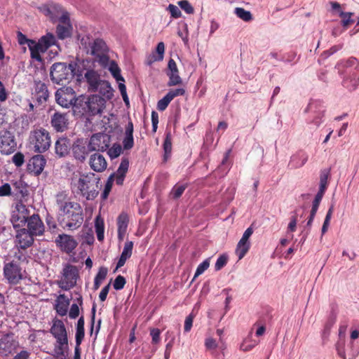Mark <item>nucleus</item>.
Wrapping results in <instances>:
<instances>
[{
  "mask_svg": "<svg viewBox=\"0 0 359 359\" xmlns=\"http://www.w3.org/2000/svg\"><path fill=\"white\" fill-rule=\"evenodd\" d=\"M114 177V175H111L107 180V182L105 185L104 191L102 193V198H106L108 196V194L111 189L112 181Z\"/></svg>",
  "mask_w": 359,
  "mask_h": 359,
  "instance_id": "338daca9",
  "label": "nucleus"
},
{
  "mask_svg": "<svg viewBox=\"0 0 359 359\" xmlns=\"http://www.w3.org/2000/svg\"><path fill=\"white\" fill-rule=\"evenodd\" d=\"M95 229L98 241H103L104 231V222L100 218V217H97L95 219Z\"/></svg>",
  "mask_w": 359,
  "mask_h": 359,
  "instance_id": "37998d69",
  "label": "nucleus"
},
{
  "mask_svg": "<svg viewBox=\"0 0 359 359\" xmlns=\"http://www.w3.org/2000/svg\"><path fill=\"white\" fill-rule=\"evenodd\" d=\"M70 148L69 140L67 137L59 138L55 144V154L62 157L69 153Z\"/></svg>",
  "mask_w": 359,
  "mask_h": 359,
  "instance_id": "7c9ffc66",
  "label": "nucleus"
},
{
  "mask_svg": "<svg viewBox=\"0 0 359 359\" xmlns=\"http://www.w3.org/2000/svg\"><path fill=\"white\" fill-rule=\"evenodd\" d=\"M309 108L310 110L315 109V115L310 121L309 124L313 125L314 126V129H317L323 121L325 109L324 107L317 101L311 102L309 104Z\"/></svg>",
  "mask_w": 359,
  "mask_h": 359,
  "instance_id": "a211bd4d",
  "label": "nucleus"
},
{
  "mask_svg": "<svg viewBox=\"0 0 359 359\" xmlns=\"http://www.w3.org/2000/svg\"><path fill=\"white\" fill-rule=\"evenodd\" d=\"M46 163V160L43 156L37 154L34 156L29 160L27 165L28 170L36 175H40Z\"/></svg>",
  "mask_w": 359,
  "mask_h": 359,
  "instance_id": "5701e85b",
  "label": "nucleus"
},
{
  "mask_svg": "<svg viewBox=\"0 0 359 359\" xmlns=\"http://www.w3.org/2000/svg\"><path fill=\"white\" fill-rule=\"evenodd\" d=\"M59 215L62 217L64 227L75 230L81 226L83 221V209L76 202L71 201L65 192L58 193L55 196Z\"/></svg>",
  "mask_w": 359,
  "mask_h": 359,
  "instance_id": "f257e3e1",
  "label": "nucleus"
},
{
  "mask_svg": "<svg viewBox=\"0 0 359 359\" xmlns=\"http://www.w3.org/2000/svg\"><path fill=\"white\" fill-rule=\"evenodd\" d=\"M55 243L62 251L68 254L73 252L78 245L73 236L65 233L59 235Z\"/></svg>",
  "mask_w": 359,
  "mask_h": 359,
  "instance_id": "f3484780",
  "label": "nucleus"
},
{
  "mask_svg": "<svg viewBox=\"0 0 359 359\" xmlns=\"http://www.w3.org/2000/svg\"><path fill=\"white\" fill-rule=\"evenodd\" d=\"M108 270L105 267H100L94 280V289L97 290L102 280L106 278Z\"/></svg>",
  "mask_w": 359,
  "mask_h": 359,
  "instance_id": "79ce46f5",
  "label": "nucleus"
},
{
  "mask_svg": "<svg viewBox=\"0 0 359 359\" xmlns=\"http://www.w3.org/2000/svg\"><path fill=\"white\" fill-rule=\"evenodd\" d=\"M96 92H99L108 100L111 99L114 95L113 89L110 83L105 80H102L99 85H97Z\"/></svg>",
  "mask_w": 359,
  "mask_h": 359,
  "instance_id": "e433bc0d",
  "label": "nucleus"
},
{
  "mask_svg": "<svg viewBox=\"0 0 359 359\" xmlns=\"http://www.w3.org/2000/svg\"><path fill=\"white\" fill-rule=\"evenodd\" d=\"M126 284V279L123 276L119 275L118 276L113 283V287L116 290H120L124 287Z\"/></svg>",
  "mask_w": 359,
  "mask_h": 359,
  "instance_id": "680f3d73",
  "label": "nucleus"
},
{
  "mask_svg": "<svg viewBox=\"0 0 359 359\" xmlns=\"http://www.w3.org/2000/svg\"><path fill=\"white\" fill-rule=\"evenodd\" d=\"M164 53H165V44L163 42H159L157 44L156 48V53H153L152 55H151L147 61V64L148 65H151L154 62L156 61H161L163 59L164 57Z\"/></svg>",
  "mask_w": 359,
  "mask_h": 359,
  "instance_id": "c9c22d12",
  "label": "nucleus"
},
{
  "mask_svg": "<svg viewBox=\"0 0 359 359\" xmlns=\"http://www.w3.org/2000/svg\"><path fill=\"white\" fill-rule=\"evenodd\" d=\"M234 14L244 22H250L252 20V15L249 11L245 10L243 8L237 7L234 9Z\"/></svg>",
  "mask_w": 359,
  "mask_h": 359,
  "instance_id": "ea45409f",
  "label": "nucleus"
},
{
  "mask_svg": "<svg viewBox=\"0 0 359 359\" xmlns=\"http://www.w3.org/2000/svg\"><path fill=\"white\" fill-rule=\"evenodd\" d=\"M54 8L62 13V15L59 18L60 24L65 25H72L70 23L69 13L65 11L60 5H56L54 6Z\"/></svg>",
  "mask_w": 359,
  "mask_h": 359,
  "instance_id": "49530a36",
  "label": "nucleus"
},
{
  "mask_svg": "<svg viewBox=\"0 0 359 359\" xmlns=\"http://www.w3.org/2000/svg\"><path fill=\"white\" fill-rule=\"evenodd\" d=\"M308 154L303 151L299 150L290 157L288 167L290 169H297L302 167L308 161Z\"/></svg>",
  "mask_w": 359,
  "mask_h": 359,
  "instance_id": "393cba45",
  "label": "nucleus"
},
{
  "mask_svg": "<svg viewBox=\"0 0 359 359\" xmlns=\"http://www.w3.org/2000/svg\"><path fill=\"white\" fill-rule=\"evenodd\" d=\"M30 208L22 202H18L12 211L11 222L14 228L24 226L31 217Z\"/></svg>",
  "mask_w": 359,
  "mask_h": 359,
  "instance_id": "6e6552de",
  "label": "nucleus"
},
{
  "mask_svg": "<svg viewBox=\"0 0 359 359\" xmlns=\"http://www.w3.org/2000/svg\"><path fill=\"white\" fill-rule=\"evenodd\" d=\"M170 102L171 100L165 95L162 99L158 100L157 103V109L161 111H164L168 107Z\"/></svg>",
  "mask_w": 359,
  "mask_h": 359,
  "instance_id": "e2e57ef3",
  "label": "nucleus"
},
{
  "mask_svg": "<svg viewBox=\"0 0 359 359\" xmlns=\"http://www.w3.org/2000/svg\"><path fill=\"white\" fill-rule=\"evenodd\" d=\"M352 15V13L340 11L339 16L342 18L341 24L344 27H347L351 22H353V20H351Z\"/></svg>",
  "mask_w": 359,
  "mask_h": 359,
  "instance_id": "4d7b16f0",
  "label": "nucleus"
},
{
  "mask_svg": "<svg viewBox=\"0 0 359 359\" xmlns=\"http://www.w3.org/2000/svg\"><path fill=\"white\" fill-rule=\"evenodd\" d=\"M169 77L168 86H173L181 84L182 80L179 74V70L176 62L173 59H170L168 63V71L166 72Z\"/></svg>",
  "mask_w": 359,
  "mask_h": 359,
  "instance_id": "412c9836",
  "label": "nucleus"
},
{
  "mask_svg": "<svg viewBox=\"0 0 359 359\" xmlns=\"http://www.w3.org/2000/svg\"><path fill=\"white\" fill-rule=\"evenodd\" d=\"M3 270L5 279L11 285H17L25 278V271L16 261L5 263Z\"/></svg>",
  "mask_w": 359,
  "mask_h": 359,
  "instance_id": "423d86ee",
  "label": "nucleus"
},
{
  "mask_svg": "<svg viewBox=\"0 0 359 359\" xmlns=\"http://www.w3.org/2000/svg\"><path fill=\"white\" fill-rule=\"evenodd\" d=\"M133 124L129 121L126 126L124 137L122 141L123 147L126 150L131 149L134 146Z\"/></svg>",
  "mask_w": 359,
  "mask_h": 359,
  "instance_id": "cd10ccee",
  "label": "nucleus"
},
{
  "mask_svg": "<svg viewBox=\"0 0 359 359\" xmlns=\"http://www.w3.org/2000/svg\"><path fill=\"white\" fill-rule=\"evenodd\" d=\"M163 150L165 158L166 159L171 154L172 151V137L170 132L165 133V137L163 142Z\"/></svg>",
  "mask_w": 359,
  "mask_h": 359,
  "instance_id": "a18cd8bd",
  "label": "nucleus"
},
{
  "mask_svg": "<svg viewBox=\"0 0 359 359\" xmlns=\"http://www.w3.org/2000/svg\"><path fill=\"white\" fill-rule=\"evenodd\" d=\"M109 70L117 82L125 81L123 77L121 75L120 68L114 61L110 62L109 65Z\"/></svg>",
  "mask_w": 359,
  "mask_h": 359,
  "instance_id": "a19ab883",
  "label": "nucleus"
},
{
  "mask_svg": "<svg viewBox=\"0 0 359 359\" xmlns=\"http://www.w3.org/2000/svg\"><path fill=\"white\" fill-rule=\"evenodd\" d=\"M1 151L5 154H11L15 151V142L12 135L9 132H6L0 137Z\"/></svg>",
  "mask_w": 359,
  "mask_h": 359,
  "instance_id": "b1692460",
  "label": "nucleus"
},
{
  "mask_svg": "<svg viewBox=\"0 0 359 359\" xmlns=\"http://www.w3.org/2000/svg\"><path fill=\"white\" fill-rule=\"evenodd\" d=\"M325 191V189H322L319 188V191L315 196V198L312 203V208H311V210L310 212V215H309V219H308V222L306 224V225L308 226H311L312 224L313 220L315 215L317 212L320 203L323 198Z\"/></svg>",
  "mask_w": 359,
  "mask_h": 359,
  "instance_id": "c756f323",
  "label": "nucleus"
},
{
  "mask_svg": "<svg viewBox=\"0 0 359 359\" xmlns=\"http://www.w3.org/2000/svg\"><path fill=\"white\" fill-rule=\"evenodd\" d=\"M12 161L17 167H20L24 163V155L20 153H16L12 158Z\"/></svg>",
  "mask_w": 359,
  "mask_h": 359,
  "instance_id": "69168bd1",
  "label": "nucleus"
},
{
  "mask_svg": "<svg viewBox=\"0 0 359 359\" xmlns=\"http://www.w3.org/2000/svg\"><path fill=\"white\" fill-rule=\"evenodd\" d=\"M84 79L88 85V90L91 92H96L97 85L102 81L100 75L94 69L86 72Z\"/></svg>",
  "mask_w": 359,
  "mask_h": 359,
  "instance_id": "a878e982",
  "label": "nucleus"
},
{
  "mask_svg": "<svg viewBox=\"0 0 359 359\" xmlns=\"http://www.w3.org/2000/svg\"><path fill=\"white\" fill-rule=\"evenodd\" d=\"M184 94L185 90L182 88H179L169 90L166 95L172 101L175 97L178 96H182Z\"/></svg>",
  "mask_w": 359,
  "mask_h": 359,
  "instance_id": "5fc2aeb1",
  "label": "nucleus"
},
{
  "mask_svg": "<svg viewBox=\"0 0 359 359\" xmlns=\"http://www.w3.org/2000/svg\"><path fill=\"white\" fill-rule=\"evenodd\" d=\"M72 25H65L59 24L57 26L56 32L60 39H65L71 35Z\"/></svg>",
  "mask_w": 359,
  "mask_h": 359,
  "instance_id": "58836bf2",
  "label": "nucleus"
},
{
  "mask_svg": "<svg viewBox=\"0 0 359 359\" xmlns=\"http://www.w3.org/2000/svg\"><path fill=\"white\" fill-rule=\"evenodd\" d=\"M133 248V243L129 241H126L121 255L130 258L132 255Z\"/></svg>",
  "mask_w": 359,
  "mask_h": 359,
  "instance_id": "13d9d810",
  "label": "nucleus"
},
{
  "mask_svg": "<svg viewBox=\"0 0 359 359\" xmlns=\"http://www.w3.org/2000/svg\"><path fill=\"white\" fill-rule=\"evenodd\" d=\"M78 276L76 267L67 264L63 268L62 276L57 282L58 286L64 290H69L76 285Z\"/></svg>",
  "mask_w": 359,
  "mask_h": 359,
  "instance_id": "0eeeda50",
  "label": "nucleus"
},
{
  "mask_svg": "<svg viewBox=\"0 0 359 359\" xmlns=\"http://www.w3.org/2000/svg\"><path fill=\"white\" fill-rule=\"evenodd\" d=\"M194 316L191 313L188 316L186 317L184 320V330L185 332H189L193 325Z\"/></svg>",
  "mask_w": 359,
  "mask_h": 359,
  "instance_id": "774afa93",
  "label": "nucleus"
},
{
  "mask_svg": "<svg viewBox=\"0 0 359 359\" xmlns=\"http://www.w3.org/2000/svg\"><path fill=\"white\" fill-rule=\"evenodd\" d=\"M178 6L187 14H193L194 8L187 0H182L177 2Z\"/></svg>",
  "mask_w": 359,
  "mask_h": 359,
  "instance_id": "3c124183",
  "label": "nucleus"
},
{
  "mask_svg": "<svg viewBox=\"0 0 359 359\" xmlns=\"http://www.w3.org/2000/svg\"><path fill=\"white\" fill-rule=\"evenodd\" d=\"M110 140L109 135L99 133L93 135L88 142L92 151H104L109 148Z\"/></svg>",
  "mask_w": 359,
  "mask_h": 359,
  "instance_id": "9b49d317",
  "label": "nucleus"
},
{
  "mask_svg": "<svg viewBox=\"0 0 359 359\" xmlns=\"http://www.w3.org/2000/svg\"><path fill=\"white\" fill-rule=\"evenodd\" d=\"M121 152V146L119 144H114L112 147L108 149L107 154L111 159H114L119 156Z\"/></svg>",
  "mask_w": 359,
  "mask_h": 359,
  "instance_id": "de8ad7c7",
  "label": "nucleus"
},
{
  "mask_svg": "<svg viewBox=\"0 0 359 359\" xmlns=\"http://www.w3.org/2000/svg\"><path fill=\"white\" fill-rule=\"evenodd\" d=\"M170 13L172 18L177 19L181 17L182 13L179 8L174 4H169L166 8Z\"/></svg>",
  "mask_w": 359,
  "mask_h": 359,
  "instance_id": "6e6d98bb",
  "label": "nucleus"
},
{
  "mask_svg": "<svg viewBox=\"0 0 359 359\" xmlns=\"http://www.w3.org/2000/svg\"><path fill=\"white\" fill-rule=\"evenodd\" d=\"M99 180L100 179L94 173L89 172L81 175L75 186L87 200H93L98 195L97 184Z\"/></svg>",
  "mask_w": 359,
  "mask_h": 359,
  "instance_id": "7ed1b4c3",
  "label": "nucleus"
},
{
  "mask_svg": "<svg viewBox=\"0 0 359 359\" xmlns=\"http://www.w3.org/2000/svg\"><path fill=\"white\" fill-rule=\"evenodd\" d=\"M50 332L55 339L53 355L55 359H62L69 350L67 332L64 323L61 320L55 319Z\"/></svg>",
  "mask_w": 359,
  "mask_h": 359,
  "instance_id": "f03ea898",
  "label": "nucleus"
},
{
  "mask_svg": "<svg viewBox=\"0 0 359 359\" xmlns=\"http://www.w3.org/2000/svg\"><path fill=\"white\" fill-rule=\"evenodd\" d=\"M34 235L31 234L26 229H20L17 231L15 243L17 246L21 249H26L30 247L34 243Z\"/></svg>",
  "mask_w": 359,
  "mask_h": 359,
  "instance_id": "6ab92c4d",
  "label": "nucleus"
},
{
  "mask_svg": "<svg viewBox=\"0 0 359 359\" xmlns=\"http://www.w3.org/2000/svg\"><path fill=\"white\" fill-rule=\"evenodd\" d=\"M228 257L225 255H220L215 264V269L216 271H219L222 269L227 263Z\"/></svg>",
  "mask_w": 359,
  "mask_h": 359,
  "instance_id": "bf43d9fd",
  "label": "nucleus"
},
{
  "mask_svg": "<svg viewBox=\"0 0 359 359\" xmlns=\"http://www.w3.org/2000/svg\"><path fill=\"white\" fill-rule=\"evenodd\" d=\"M50 123L56 132L65 131L69 124L68 115L67 113L55 112L51 117Z\"/></svg>",
  "mask_w": 359,
  "mask_h": 359,
  "instance_id": "aec40b11",
  "label": "nucleus"
},
{
  "mask_svg": "<svg viewBox=\"0 0 359 359\" xmlns=\"http://www.w3.org/2000/svg\"><path fill=\"white\" fill-rule=\"evenodd\" d=\"M29 49L32 59L38 62L42 61L41 53H45L46 50L39 41L36 42L34 40L30 41L29 43Z\"/></svg>",
  "mask_w": 359,
  "mask_h": 359,
  "instance_id": "c85d7f7f",
  "label": "nucleus"
},
{
  "mask_svg": "<svg viewBox=\"0 0 359 359\" xmlns=\"http://www.w3.org/2000/svg\"><path fill=\"white\" fill-rule=\"evenodd\" d=\"M128 224V217L126 213L122 212L118 217V237L120 240H123L124 235L127 231Z\"/></svg>",
  "mask_w": 359,
  "mask_h": 359,
  "instance_id": "72a5a7b5",
  "label": "nucleus"
},
{
  "mask_svg": "<svg viewBox=\"0 0 359 359\" xmlns=\"http://www.w3.org/2000/svg\"><path fill=\"white\" fill-rule=\"evenodd\" d=\"M129 161L127 158H123L119 165V167L116 173H114L116 177V183L121 185L123 182L126 174L128 170Z\"/></svg>",
  "mask_w": 359,
  "mask_h": 359,
  "instance_id": "2f4dec72",
  "label": "nucleus"
},
{
  "mask_svg": "<svg viewBox=\"0 0 359 359\" xmlns=\"http://www.w3.org/2000/svg\"><path fill=\"white\" fill-rule=\"evenodd\" d=\"M106 100L97 95H92L86 102V111L91 116L101 114L105 108Z\"/></svg>",
  "mask_w": 359,
  "mask_h": 359,
  "instance_id": "f8f14e48",
  "label": "nucleus"
},
{
  "mask_svg": "<svg viewBox=\"0 0 359 359\" xmlns=\"http://www.w3.org/2000/svg\"><path fill=\"white\" fill-rule=\"evenodd\" d=\"M107 51V48L105 42L100 39H97L89 43V46L87 50V53L93 55L97 56L104 52Z\"/></svg>",
  "mask_w": 359,
  "mask_h": 359,
  "instance_id": "bb28decb",
  "label": "nucleus"
},
{
  "mask_svg": "<svg viewBox=\"0 0 359 359\" xmlns=\"http://www.w3.org/2000/svg\"><path fill=\"white\" fill-rule=\"evenodd\" d=\"M186 188L187 186L185 184H176L172 189L170 194L172 195L173 198L177 199L182 195Z\"/></svg>",
  "mask_w": 359,
  "mask_h": 359,
  "instance_id": "09e8293b",
  "label": "nucleus"
},
{
  "mask_svg": "<svg viewBox=\"0 0 359 359\" xmlns=\"http://www.w3.org/2000/svg\"><path fill=\"white\" fill-rule=\"evenodd\" d=\"M29 141L34 147V151L39 154L45 152L50 146L49 133L44 128L32 131L29 135Z\"/></svg>",
  "mask_w": 359,
  "mask_h": 359,
  "instance_id": "20e7f679",
  "label": "nucleus"
},
{
  "mask_svg": "<svg viewBox=\"0 0 359 359\" xmlns=\"http://www.w3.org/2000/svg\"><path fill=\"white\" fill-rule=\"evenodd\" d=\"M19 347V341L13 334H6L0 338V355L8 356Z\"/></svg>",
  "mask_w": 359,
  "mask_h": 359,
  "instance_id": "ddd939ff",
  "label": "nucleus"
},
{
  "mask_svg": "<svg viewBox=\"0 0 359 359\" xmlns=\"http://www.w3.org/2000/svg\"><path fill=\"white\" fill-rule=\"evenodd\" d=\"M27 231L34 236H41L45 231V226L38 214H32L26 222Z\"/></svg>",
  "mask_w": 359,
  "mask_h": 359,
  "instance_id": "2eb2a0df",
  "label": "nucleus"
},
{
  "mask_svg": "<svg viewBox=\"0 0 359 359\" xmlns=\"http://www.w3.org/2000/svg\"><path fill=\"white\" fill-rule=\"evenodd\" d=\"M96 61L102 67H107L108 65H109L110 62L109 57L107 54V52H104L101 53L100 55H98L95 56Z\"/></svg>",
  "mask_w": 359,
  "mask_h": 359,
  "instance_id": "603ef678",
  "label": "nucleus"
},
{
  "mask_svg": "<svg viewBox=\"0 0 359 359\" xmlns=\"http://www.w3.org/2000/svg\"><path fill=\"white\" fill-rule=\"evenodd\" d=\"M210 266L209 259H206L202 263H201L196 270L194 279L201 275L205 271H206Z\"/></svg>",
  "mask_w": 359,
  "mask_h": 359,
  "instance_id": "864d4df0",
  "label": "nucleus"
},
{
  "mask_svg": "<svg viewBox=\"0 0 359 359\" xmlns=\"http://www.w3.org/2000/svg\"><path fill=\"white\" fill-rule=\"evenodd\" d=\"M39 42L44 47V48L47 50V49L51 46L54 45L55 43V37L53 34L48 33L46 35L42 36Z\"/></svg>",
  "mask_w": 359,
  "mask_h": 359,
  "instance_id": "c03bdc74",
  "label": "nucleus"
},
{
  "mask_svg": "<svg viewBox=\"0 0 359 359\" xmlns=\"http://www.w3.org/2000/svg\"><path fill=\"white\" fill-rule=\"evenodd\" d=\"M89 165L95 172H102L106 170L107 162L102 154L95 153L89 158Z\"/></svg>",
  "mask_w": 359,
  "mask_h": 359,
  "instance_id": "4be33fe9",
  "label": "nucleus"
},
{
  "mask_svg": "<svg viewBox=\"0 0 359 359\" xmlns=\"http://www.w3.org/2000/svg\"><path fill=\"white\" fill-rule=\"evenodd\" d=\"M345 342L344 340H339L336 344V350L339 356L343 359H346V353L344 350Z\"/></svg>",
  "mask_w": 359,
  "mask_h": 359,
  "instance_id": "052dcab7",
  "label": "nucleus"
},
{
  "mask_svg": "<svg viewBox=\"0 0 359 359\" xmlns=\"http://www.w3.org/2000/svg\"><path fill=\"white\" fill-rule=\"evenodd\" d=\"M50 76L51 81L56 84H62L63 81H67L73 77L72 69L70 63L55 62L50 67Z\"/></svg>",
  "mask_w": 359,
  "mask_h": 359,
  "instance_id": "39448f33",
  "label": "nucleus"
},
{
  "mask_svg": "<svg viewBox=\"0 0 359 359\" xmlns=\"http://www.w3.org/2000/svg\"><path fill=\"white\" fill-rule=\"evenodd\" d=\"M330 176V170L325 169L321 171L320 175V189L326 190L327 186V180Z\"/></svg>",
  "mask_w": 359,
  "mask_h": 359,
  "instance_id": "8fccbe9b",
  "label": "nucleus"
},
{
  "mask_svg": "<svg viewBox=\"0 0 359 359\" xmlns=\"http://www.w3.org/2000/svg\"><path fill=\"white\" fill-rule=\"evenodd\" d=\"M84 318L81 316L78 320L76 329V353L79 351V347L84 338Z\"/></svg>",
  "mask_w": 359,
  "mask_h": 359,
  "instance_id": "f704fd0d",
  "label": "nucleus"
},
{
  "mask_svg": "<svg viewBox=\"0 0 359 359\" xmlns=\"http://www.w3.org/2000/svg\"><path fill=\"white\" fill-rule=\"evenodd\" d=\"M55 100L57 103L64 108L76 106L78 101L75 91L71 87L58 89L55 93Z\"/></svg>",
  "mask_w": 359,
  "mask_h": 359,
  "instance_id": "1a4fd4ad",
  "label": "nucleus"
},
{
  "mask_svg": "<svg viewBox=\"0 0 359 359\" xmlns=\"http://www.w3.org/2000/svg\"><path fill=\"white\" fill-rule=\"evenodd\" d=\"M70 65L73 76H76L78 80L85 76L86 72L93 69V62L88 59L77 60L76 62H71Z\"/></svg>",
  "mask_w": 359,
  "mask_h": 359,
  "instance_id": "4468645a",
  "label": "nucleus"
},
{
  "mask_svg": "<svg viewBox=\"0 0 359 359\" xmlns=\"http://www.w3.org/2000/svg\"><path fill=\"white\" fill-rule=\"evenodd\" d=\"M69 301L65 294H60L55 300V309L58 315L64 316L67 313Z\"/></svg>",
  "mask_w": 359,
  "mask_h": 359,
  "instance_id": "473e14b6",
  "label": "nucleus"
},
{
  "mask_svg": "<svg viewBox=\"0 0 359 359\" xmlns=\"http://www.w3.org/2000/svg\"><path fill=\"white\" fill-rule=\"evenodd\" d=\"M32 97L38 103L46 102L49 97V91L47 85L40 80H34Z\"/></svg>",
  "mask_w": 359,
  "mask_h": 359,
  "instance_id": "dca6fc26",
  "label": "nucleus"
},
{
  "mask_svg": "<svg viewBox=\"0 0 359 359\" xmlns=\"http://www.w3.org/2000/svg\"><path fill=\"white\" fill-rule=\"evenodd\" d=\"M257 344V341L250 342L248 340L245 339L241 344L240 348L243 351H249L252 349Z\"/></svg>",
  "mask_w": 359,
  "mask_h": 359,
  "instance_id": "0e129e2a",
  "label": "nucleus"
},
{
  "mask_svg": "<svg viewBox=\"0 0 359 359\" xmlns=\"http://www.w3.org/2000/svg\"><path fill=\"white\" fill-rule=\"evenodd\" d=\"M92 150L90 148L88 140L79 138L72 145V153L73 157L78 161L83 163L89 153Z\"/></svg>",
  "mask_w": 359,
  "mask_h": 359,
  "instance_id": "9d476101",
  "label": "nucleus"
},
{
  "mask_svg": "<svg viewBox=\"0 0 359 359\" xmlns=\"http://www.w3.org/2000/svg\"><path fill=\"white\" fill-rule=\"evenodd\" d=\"M250 248V241H243L240 240L236 248V255L239 260L242 259Z\"/></svg>",
  "mask_w": 359,
  "mask_h": 359,
  "instance_id": "4c0bfd02",
  "label": "nucleus"
}]
</instances>
